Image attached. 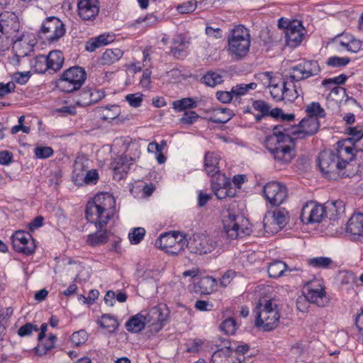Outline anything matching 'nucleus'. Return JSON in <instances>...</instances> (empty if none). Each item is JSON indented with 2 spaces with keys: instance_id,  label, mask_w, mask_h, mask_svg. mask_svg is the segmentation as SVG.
Segmentation results:
<instances>
[{
  "instance_id": "obj_59",
  "label": "nucleus",
  "mask_w": 363,
  "mask_h": 363,
  "mask_svg": "<svg viewBox=\"0 0 363 363\" xmlns=\"http://www.w3.org/2000/svg\"><path fill=\"white\" fill-rule=\"evenodd\" d=\"M39 330L38 326L31 323H28L22 325L18 330V335L20 337H25L30 335L33 332H38Z\"/></svg>"
},
{
  "instance_id": "obj_25",
  "label": "nucleus",
  "mask_w": 363,
  "mask_h": 363,
  "mask_svg": "<svg viewBox=\"0 0 363 363\" xmlns=\"http://www.w3.org/2000/svg\"><path fill=\"white\" fill-rule=\"evenodd\" d=\"M105 96V94L102 90L96 89H84L80 94L79 99L77 104L86 106L97 103Z\"/></svg>"
},
{
  "instance_id": "obj_52",
  "label": "nucleus",
  "mask_w": 363,
  "mask_h": 363,
  "mask_svg": "<svg viewBox=\"0 0 363 363\" xmlns=\"http://www.w3.org/2000/svg\"><path fill=\"white\" fill-rule=\"evenodd\" d=\"M120 115V108L117 105H112L106 108V112L101 116L103 121H111Z\"/></svg>"
},
{
  "instance_id": "obj_43",
  "label": "nucleus",
  "mask_w": 363,
  "mask_h": 363,
  "mask_svg": "<svg viewBox=\"0 0 363 363\" xmlns=\"http://www.w3.org/2000/svg\"><path fill=\"white\" fill-rule=\"evenodd\" d=\"M306 112L308 117H315L317 119L325 117V111L318 102H312L306 107Z\"/></svg>"
},
{
  "instance_id": "obj_40",
  "label": "nucleus",
  "mask_w": 363,
  "mask_h": 363,
  "mask_svg": "<svg viewBox=\"0 0 363 363\" xmlns=\"http://www.w3.org/2000/svg\"><path fill=\"white\" fill-rule=\"evenodd\" d=\"M257 86V84L255 82H251L250 84H240L232 87L231 94H233V99L238 101L242 96L245 95L250 90L255 89Z\"/></svg>"
},
{
  "instance_id": "obj_29",
  "label": "nucleus",
  "mask_w": 363,
  "mask_h": 363,
  "mask_svg": "<svg viewBox=\"0 0 363 363\" xmlns=\"http://www.w3.org/2000/svg\"><path fill=\"white\" fill-rule=\"evenodd\" d=\"M208 121L216 123H225L231 118L232 111L225 108H217L208 110Z\"/></svg>"
},
{
  "instance_id": "obj_27",
  "label": "nucleus",
  "mask_w": 363,
  "mask_h": 363,
  "mask_svg": "<svg viewBox=\"0 0 363 363\" xmlns=\"http://www.w3.org/2000/svg\"><path fill=\"white\" fill-rule=\"evenodd\" d=\"M131 164L133 162L129 161L128 155H125L116 157L112 162L111 167L115 176H118L121 179L128 173Z\"/></svg>"
},
{
  "instance_id": "obj_32",
  "label": "nucleus",
  "mask_w": 363,
  "mask_h": 363,
  "mask_svg": "<svg viewBox=\"0 0 363 363\" xmlns=\"http://www.w3.org/2000/svg\"><path fill=\"white\" fill-rule=\"evenodd\" d=\"M143 311L132 316L125 323L127 330L131 333H139L145 328L147 323Z\"/></svg>"
},
{
  "instance_id": "obj_8",
  "label": "nucleus",
  "mask_w": 363,
  "mask_h": 363,
  "mask_svg": "<svg viewBox=\"0 0 363 363\" xmlns=\"http://www.w3.org/2000/svg\"><path fill=\"white\" fill-rule=\"evenodd\" d=\"M323 205L311 201L305 203L301 209V220L304 225L318 224L325 220Z\"/></svg>"
},
{
  "instance_id": "obj_28",
  "label": "nucleus",
  "mask_w": 363,
  "mask_h": 363,
  "mask_svg": "<svg viewBox=\"0 0 363 363\" xmlns=\"http://www.w3.org/2000/svg\"><path fill=\"white\" fill-rule=\"evenodd\" d=\"M289 77L286 81L284 82V100L287 101H294L299 96H303V93L299 86H297Z\"/></svg>"
},
{
  "instance_id": "obj_16",
  "label": "nucleus",
  "mask_w": 363,
  "mask_h": 363,
  "mask_svg": "<svg viewBox=\"0 0 363 363\" xmlns=\"http://www.w3.org/2000/svg\"><path fill=\"white\" fill-rule=\"evenodd\" d=\"M255 233L252 228H220L218 234V240L216 246L220 243L223 245L228 244L231 240L243 238Z\"/></svg>"
},
{
  "instance_id": "obj_45",
  "label": "nucleus",
  "mask_w": 363,
  "mask_h": 363,
  "mask_svg": "<svg viewBox=\"0 0 363 363\" xmlns=\"http://www.w3.org/2000/svg\"><path fill=\"white\" fill-rule=\"evenodd\" d=\"M99 323L102 328H107L109 332H114L118 327V320L108 314H104L101 317Z\"/></svg>"
},
{
  "instance_id": "obj_22",
  "label": "nucleus",
  "mask_w": 363,
  "mask_h": 363,
  "mask_svg": "<svg viewBox=\"0 0 363 363\" xmlns=\"http://www.w3.org/2000/svg\"><path fill=\"white\" fill-rule=\"evenodd\" d=\"M306 298L320 307H324L329 303V298L326 296L324 288L320 284L318 288L308 286Z\"/></svg>"
},
{
  "instance_id": "obj_9",
  "label": "nucleus",
  "mask_w": 363,
  "mask_h": 363,
  "mask_svg": "<svg viewBox=\"0 0 363 363\" xmlns=\"http://www.w3.org/2000/svg\"><path fill=\"white\" fill-rule=\"evenodd\" d=\"M146 322L150 324L152 330L158 332L163 327L169 315V311L165 304H158L149 310L143 311Z\"/></svg>"
},
{
  "instance_id": "obj_15",
  "label": "nucleus",
  "mask_w": 363,
  "mask_h": 363,
  "mask_svg": "<svg viewBox=\"0 0 363 363\" xmlns=\"http://www.w3.org/2000/svg\"><path fill=\"white\" fill-rule=\"evenodd\" d=\"M20 22L16 13L4 11L0 14V33L10 37L19 30Z\"/></svg>"
},
{
  "instance_id": "obj_55",
  "label": "nucleus",
  "mask_w": 363,
  "mask_h": 363,
  "mask_svg": "<svg viewBox=\"0 0 363 363\" xmlns=\"http://www.w3.org/2000/svg\"><path fill=\"white\" fill-rule=\"evenodd\" d=\"M255 79L264 87H269L272 84V73L269 72H260L257 74Z\"/></svg>"
},
{
  "instance_id": "obj_33",
  "label": "nucleus",
  "mask_w": 363,
  "mask_h": 363,
  "mask_svg": "<svg viewBox=\"0 0 363 363\" xmlns=\"http://www.w3.org/2000/svg\"><path fill=\"white\" fill-rule=\"evenodd\" d=\"M220 157L215 152H208L204 158V169L208 175L213 177L220 172Z\"/></svg>"
},
{
  "instance_id": "obj_39",
  "label": "nucleus",
  "mask_w": 363,
  "mask_h": 363,
  "mask_svg": "<svg viewBox=\"0 0 363 363\" xmlns=\"http://www.w3.org/2000/svg\"><path fill=\"white\" fill-rule=\"evenodd\" d=\"M123 56V51L118 48L107 49L101 56L103 65H111L119 60Z\"/></svg>"
},
{
  "instance_id": "obj_14",
  "label": "nucleus",
  "mask_w": 363,
  "mask_h": 363,
  "mask_svg": "<svg viewBox=\"0 0 363 363\" xmlns=\"http://www.w3.org/2000/svg\"><path fill=\"white\" fill-rule=\"evenodd\" d=\"M41 32L44 34H50L47 38L50 42L53 43L65 35V25L58 18L50 16L43 21Z\"/></svg>"
},
{
  "instance_id": "obj_17",
  "label": "nucleus",
  "mask_w": 363,
  "mask_h": 363,
  "mask_svg": "<svg viewBox=\"0 0 363 363\" xmlns=\"http://www.w3.org/2000/svg\"><path fill=\"white\" fill-rule=\"evenodd\" d=\"M298 130L296 131V139H303L315 134L320 127L318 119L315 117H307L302 119L298 125H295Z\"/></svg>"
},
{
  "instance_id": "obj_3",
  "label": "nucleus",
  "mask_w": 363,
  "mask_h": 363,
  "mask_svg": "<svg viewBox=\"0 0 363 363\" xmlns=\"http://www.w3.org/2000/svg\"><path fill=\"white\" fill-rule=\"evenodd\" d=\"M229 54L235 60H241L249 52L251 37L249 30L243 26H235L228 38Z\"/></svg>"
},
{
  "instance_id": "obj_34",
  "label": "nucleus",
  "mask_w": 363,
  "mask_h": 363,
  "mask_svg": "<svg viewBox=\"0 0 363 363\" xmlns=\"http://www.w3.org/2000/svg\"><path fill=\"white\" fill-rule=\"evenodd\" d=\"M46 57L48 59L50 70L57 72L62 68L65 59L61 51L52 50L50 52Z\"/></svg>"
},
{
  "instance_id": "obj_64",
  "label": "nucleus",
  "mask_w": 363,
  "mask_h": 363,
  "mask_svg": "<svg viewBox=\"0 0 363 363\" xmlns=\"http://www.w3.org/2000/svg\"><path fill=\"white\" fill-rule=\"evenodd\" d=\"M363 227V213L354 212L347 222V226Z\"/></svg>"
},
{
  "instance_id": "obj_44",
  "label": "nucleus",
  "mask_w": 363,
  "mask_h": 363,
  "mask_svg": "<svg viewBox=\"0 0 363 363\" xmlns=\"http://www.w3.org/2000/svg\"><path fill=\"white\" fill-rule=\"evenodd\" d=\"M308 264L315 268L328 269L333 264V261L330 257H317L309 259Z\"/></svg>"
},
{
  "instance_id": "obj_26",
  "label": "nucleus",
  "mask_w": 363,
  "mask_h": 363,
  "mask_svg": "<svg viewBox=\"0 0 363 363\" xmlns=\"http://www.w3.org/2000/svg\"><path fill=\"white\" fill-rule=\"evenodd\" d=\"M13 38L16 39L13 40L12 49L16 57H24L33 51V45L28 42L24 35Z\"/></svg>"
},
{
  "instance_id": "obj_20",
  "label": "nucleus",
  "mask_w": 363,
  "mask_h": 363,
  "mask_svg": "<svg viewBox=\"0 0 363 363\" xmlns=\"http://www.w3.org/2000/svg\"><path fill=\"white\" fill-rule=\"evenodd\" d=\"M325 235L330 237H343L353 241L363 240V228H325Z\"/></svg>"
},
{
  "instance_id": "obj_11",
  "label": "nucleus",
  "mask_w": 363,
  "mask_h": 363,
  "mask_svg": "<svg viewBox=\"0 0 363 363\" xmlns=\"http://www.w3.org/2000/svg\"><path fill=\"white\" fill-rule=\"evenodd\" d=\"M289 77L298 82L310 77L317 75L320 72V66L315 60H308L300 62L291 69Z\"/></svg>"
},
{
  "instance_id": "obj_62",
  "label": "nucleus",
  "mask_w": 363,
  "mask_h": 363,
  "mask_svg": "<svg viewBox=\"0 0 363 363\" xmlns=\"http://www.w3.org/2000/svg\"><path fill=\"white\" fill-rule=\"evenodd\" d=\"M199 117V115L194 111H185L179 121L183 124L191 125L197 121Z\"/></svg>"
},
{
  "instance_id": "obj_57",
  "label": "nucleus",
  "mask_w": 363,
  "mask_h": 363,
  "mask_svg": "<svg viewBox=\"0 0 363 363\" xmlns=\"http://www.w3.org/2000/svg\"><path fill=\"white\" fill-rule=\"evenodd\" d=\"M88 338L87 333L84 330L74 332L70 338L71 342L76 346L83 345Z\"/></svg>"
},
{
  "instance_id": "obj_42",
  "label": "nucleus",
  "mask_w": 363,
  "mask_h": 363,
  "mask_svg": "<svg viewBox=\"0 0 363 363\" xmlns=\"http://www.w3.org/2000/svg\"><path fill=\"white\" fill-rule=\"evenodd\" d=\"M108 236V231L106 228H99L95 233L88 236L87 241L91 245H96L106 242Z\"/></svg>"
},
{
  "instance_id": "obj_51",
  "label": "nucleus",
  "mask_w": 363,
  "mask_h": 363,
  "mask_svg": "<svg viewBox=\"0 0 363 363\" xmlns=\"http://www.w3.org/2000/svg\"><path fill=\"white\" fill-rule=\"evenodd\" d=\"M126 154L128 155V157L129 161L132 162H135L137 159L140 157V146L137 143H129L128 142V146L126 147Z\"/></svg>"
},
{
  "instance_id": "obj_46",
  "label": "nucleus",
  "mask_w": 363,
  "mask_h": 363,
  "mask_svg": "<svg viewBox=\"0 0 363 363\" xmlns=\"http://www.w3.org/2000/svg\"><path fill=\"white\" fill-rule=\"evenodd\" d=\"M212 189L214 192V194L218 199H223L226 198L227 196L233 197V194H232L229 190L227 189L225 186V183L223 184V186L216 182L214 180L211 182Z\"/></svg>"
},
{
  "instance_id": "obj_2",
  "label": "nucleus",
  "mask_w": 363,
  "mask_h": 363,
  "mask_svg": "<svg viewBox=\"0 0 363 363\" xmlns=\"http://www.w3.org/2000/svg\"><path fill=\"white\" fill-rule=\"evenodd\" d=\"M280 315L274 299L259 302L256 307L255 325L264 331H270L277 327Z\"/></svg>"
},
{
  "instance_id": "obj_19",
  "label": "nucleus",
  "mask_w": 363,
  "mask_h": 363,
  "mask_svg": "<svg viewBox=\"0 0 363 363\" xmlns=\"http://www.w3.org/2000/svg\"><path fill=\"white\" fill-rule=\"evenodd\" d=\"M77 9L83 21H92L99 13V2L97 0H78Z\"/></svg>"
},
{
  "instance_id": "obj_38",
  "label": "nucleus",
  "mask_w": 363,
  "mask_h": 363,
  "mask_svg": "<svg viewBox=\"0 0 363 363\" xmlns=\"http://www.w3.org/2000/svg\"><path fill=\"white\" fill-rule=\"evenodd\" d=\"M188 43L181 37L174 40L171 53L176 58H183L187 55Z\"/></svg>"
},
{
  "instance_id": "obj_49",
  "label": "nucleus",
  "mask_w": 363,
  "mask_h": 363,
  "mask_svg": "<svg viewBox=\"0 0 363 363\" xmlns=\"http://www.w3.org/2000/svg\"><path fill=\"white\" fill-rule=\"evenodd\" d=\"M220 328L226 335H234L238 329V325L234 318H229L222 322Z\"/></svg>"
},
{
  "instance_id": "obj_58",
  "label": "nucleus",
  "mask_w": 363,
  "mask_h": 363,
  "mask_svg": "<svg viewBox=\"0 0 363 363\" xmlns=\"http://www.w3.org/2000/svg\"><path fill=\"white\" fill-rule=\"evenodd\" d=\"M270 87V94L272 97L277 101L284 100V82L279 86L277 84H272Z\"/></svg>"
},
{
  "instance_id": "obj_5",
  "label": "nucleus",
  "mask_w": 363,
  "mask_h": 363,
  "mask_svg": "<svg viewBox=\"0 0 363 363\" xmlns=\"http://www.w3.org/2000/svg\"><path fill=\"white\" fill-rule=\"evenodd\" d=\"M294 142H283L276 137H267L265 146L274 160L280 164H289L295 156Z\"/></svg>"
},
{
  "instance_id": "obj_12",
  "label": "nucleus",
  "mask_w": 363,
  "mask_h": 363,
  "mask_svg": "<svg viewBox=\"0 0 363 363\" xmlns=\"http://www.w3.org/2000/svg\"><path fill=\"white\" fill-rule=\"evenodd\" d=\"M13 249L18 252L29 255L35 248L31 235L23 230H16L11 236Z\"/></svg>"
},
{
  "instance_id": "obj_21",
  "label": "nucleus",
  "mask_w": 363,
  "mask_h": 363,
  "mask_svg": "<svg viewBox=\"0 0 363 363\" xmlns=\"http://www.w3.org/2000/svg\"><path fill=\"white\" fill-rule=\"evenodd\" d=\"M304 30L302 23L298 20H294L289 30L284 31L287 45L291 47L298 45L303 40Z\"/></svg>"
},
{
  "instance_id": "obj_53",
  "label": "nucleus",
  "mask_w": 363,
  "mask_h": 363,
  "mask_svg": "<svg viewBox=\"0 0 363 363\" xmlns=\"http://www.w3.org/2000/svg\"><path fill=\"white\" fill-rule=\"evenodd\" d=\"M350 62L349 57L333 56L328 59L327 65L333 67H340L346 66Z\"/></svg>"
},
{
  "instance_id": "obj_54",
  "label": "nucleus",
  "mask_w": 363,
  "mask_h": 363,
  "mask_svg": "<svg viewBox=\"0 0 363 363\" xmlns=\"http://www.w3.org/2000/svg\"><path fill=\"white\" fill-rule=\"evenodd\" d=\"M363 41H360L359 40L355 39L350 43H344L343 45L340 46V48L343 50H345L348 52L357 53L361 49H362Z\"/></svg>"
},
{
  "instance_id": "obj_1",
  "label": "nucleus",
  "mask_w": 363,
  "mask_h": 363,
  "mask_svg": "<svg viewBox=\"0 0 363 363\" xmlns=\"http://www.w3.org/2000/svg\"><path fill=\"white\" fill-rule=\"evenodd\" d=\"M116 201L108 193L97 194L89 201L86 207L85 214L87 220L96 227H104L115 215Z\"/></svg>"
},
{
  "instance_id": "obj_24",
  "label": "nucleus",
  "mask_w": 363,
  "mask_h": 363,
  "mask_svg": "<svg viewBox=\"0 0 363 363\" xmlns=\"http://www.w3.org/2000/svg\"><path fill=\"white\" fill-rule=\"evenodd\" d=\"M349 138L337 143V156L340 161L343 163L344 167L347 168L349 162L354 157V147L349 143Z\"/></svg>"
},
{
  "instance_id": "obj_30",
  "label": "nucleus",
  "mask_w": 363,
  "mask_h": 363,
  "mask_svg": "<svg viewBox=\"0 0 363 363\" xmlns=\"http://www.w3.org/2000/svg\"><path fill=\"white\" fill-rule=\"evenodd\" d=\"M344 203L340 200H336L332 202H327L323 205L325 212V219L329 218L335 220L338 216L344 212Z\"/></svg>"
},
{
  "instance_id": "obj_41",
  "label": "nucleus",
  "mask_w": 363,
  "mask_h": 363,
  "mask_svg": "<svg viewBox=\"0 0 363 363\" xmlns=\"http://www.w3.org/2000/svg\"><path fill=\"white\" fill-rule=\"evenodd\" d=\"M197 106V103L193 98H183L172 102L173 108L181 112L189 108H194Z\"/></svg>"
},
{
  "instance_id": "obj_23",
  "label": "nucleus",
  "mask_w": 363,
  "mask_h": 363,
  "mask_svg": "<svg viewBox=\"0 0 363 363\" xmlns=\"http://www.w3.org/2000/svg\"><path fill=\"white\" fill-rule=\"evenodd\" d=\"M296 130H298L295 125L288 124L276 125L273 128V135L269 137H276L278 140L283 142H294L296 138Z\"/></svg>"
},
{
  "instance_id": "obj_61",
  "label": "nucleus",
  "mask_w": 363,
  "mask_h": 363,
  "mask_svg": "<svg viewBox=\"0 0 363 363\" xmlns=\"http://www.w3.org/2000/svg\"><path fill=\"white\" fill-rule=\"evenodd\" d=\"M55 347V344L52 343V341H49L47 339L45 342H43L40 345H38V347H35V352L39 356H43L47 354L48 351Z\"/></svg>"
},
{
  "instance_id": "obj_47",
  "label": "nucleus",
  "mask_w": 363,
  "mask_h": 363,
  "mask_svg": "<svg viewBox=\"0 0 363 363\" xmlns=\"http://www.w3.org/2000/svg\"><path fill=\"white\" fill-rule=\"evenodd\" d=\"M33 67L35 72L40 74L45 73L46 71L50 70L48 59L46 56L43 55H38L35 58Z\"/></svg>"
},
{
  "instance_id": "obj_56",
  "label": "nucleus",
  "mask_w": 363,
  "mask_h": 363,
  "mask_svg": "<svg viewBox=\"0 0 363 363\" xmlns=\"http://www.w3.org/2000/svg\"><path fill=\"white\" fill-rule=\"evenodd\" d=\"M145 235V228H133V231L128 233V238L131 244H138Z\"/></svg>"
},
{
  "instance_id": "obj_18",
  "label": "nucleus",
  "mask_w": 363,
  "mask_h": 363,
  "mask_svg": "<svg viewBox=\"0 0 363 363\" xmlns=\"http://www.w3.org/2000/svg\"><path fill=\"white\" fill-rule=\"evenodd\" d=\"M290 217L289 211L284 208H278L273 211L266 213L263 218L264 227L270 225H277L284 227L289 223Z\"/></svg>"
},
{
  "instance_id": "obj_63",
  "label": "nucleus",
  "mask_w": 363,
  "mask_h": 363,
  "mask_svg": "<svg viewBox=\"0 0 363 363\" xmlns=\"http://www.w3.org/2000/svg\"><path fill=\"white\" fill-rule=\"evenodd\" d=\"M35 155L36 157L40 159L48 158L53 155V150L50 147H37L35 149Z\"/></svg>"
},
{
  "instance_id": "obj_48",
  "label": "nucleus",
  "mask_w": 363,
  "mask_h": 363,
  "mask_svg": "<svg viewBox=\"0 0 363 363\" xmlns=\"http://www.w3.org/2000/svg\"><path fill=\"white\" fill-rule=\"evenodd\" d=\"M231 351L228 347L223 348L215 352L211 358V363H225L230 356Z\"/></svg>"
},
{
  "instance_id": "obj_35",
  "label": "nucleus",
  "mask_w": 363,
  "mask_h": 363,
  "mask_svg": "<svg viewBox=\"0 0 363 363\" xmlns=\"http://www.w3.org/2000/svg\"><path fill=\"white\" fill-rule=\"evenodd\" d=\"M252 107L257 112L258 114L255 115L256 122H259L262 118L269 116L270 105L263 100H255L252 102Z\"/></svg>"
},
{
  "instance_id": "obj_13",
  "label": "nucleus",
  "mask_w": 363,
  "mask_h": 363,
  "mask_svg": "<svg viewBox=\"0 0 363 363\" xmlns=\"http://www.w3.org/2000/svg\"><path fill=\"white\" fill-rule=\"evenodd\" d=\"M263 193L272 206L283 203L288 195L286 186L276 182L267 183L263 188Z\"/></svg>"
},
{
  "instance_id": "obj_60",
  "label": "nucleus",
  "mask_w": 363,
  "mask_h": 363,
  "mask_svg": "<svg viewBox=\"0 0 363 363\" xmlns=\"http://www.w3.org/2000/svg\"><path fill=\"white\" fill-rule=\"evenodd\" d=\"M89 160L85 157L84 156H78L76 158L74 164V169H76V171H81L84 172H86L89 169Z\"/></svg>"
},
{
  "instance_id": "obj_6",
  "label": "nucleus",
  "mask_w": 363,
  "mask_h": 363,
  "mask_svg": "<svg viewBox=\"0 0 363 363\" xmlns=\"http://www.w3.org/2000/svg\"><path fill=\"white\" fill-rule=\"evenodd\" d=\"M186 243V235L179 230L164 233L156 240V247L169 255H178L184 250Z\"/></svg>"
},
{
  "instance_id": "obj_31",
  "label": "nucleus",
  "mask_w": 363,
  "mask_h": 363,
  "mask_svg": "<svg viewBox=\"0 0 363 363\" xmlns=\"http://www.w3.org/2000/svg\"><path fill=\"white\" fill-rule=\"evenodd\" d=\"M349 143L352 145L356 151L363 152V130L359 126L350 127L347 129Z\"/></svg>"
},
{
  "instance_id": "obj_50",
  "label": "nucleus",
  "mask_w": 363,
  "mask_h": 363,
  "mask_svg": "<svg viewBox=\"0 0 363 363\" xmlns=\"http://www.w3.org/2000/svg\"><path fill=\"white\" fill-rule=\"evenodd\" d=\"M223 81L222 77L213 72H209L202 77V82L209 86H214Z\"/></svg>"
},
{
  "instance_id": "obj_4",
  "label": "nucleus",
  "mask_w": 363,
  "mask_h": 363,
  "mask_svg": "<svg viewBox=\"0 0 363 363\" xmlns=\"http://www.w3.org/2000/svg\"><path fill=\"white\" fill-rule=\"evenodd\" d=\"M318 164L320 172L330 179L335 180L338 177H350V174L342 172L345 169L343 163L340 161L338 156L333 151L321 152L318 158Z\"/></svg>"
},
{
  "instance_id": "obj_37",
  "label": "nucleus",
  "mask_w": 363,
  "mask_h": 363,
  "mask_svg": "<svg viewBox=\"0 0 363 363\" xmlns=\"http://www.w3.org/2000/svg\"><path fill=\"white\" fill-rule=\"evenodd\" d=\"M215 285L216 280L210 277H202L194 284L196 291L204 294H210Z\"/></svg>"
},
{
  "instance_id": "obj_7",
  "label": "nucleus",
  "mask_w": 363,
  "mask_h": 363,
  "mask_svg": "<svg viewBox=\"0 0 363 363\" xmlns=\"http://www.w3.org/2000/svg\"><path fill=\"white\" fill-rule=\"evenodd\" d=\"M86 79V73L82 67H72L63 72L57 86L61 91L70 93L79 89Z\"/></svg>"
},
{
  "instance_id": "obj_10",
  "label": "nucleus",
  "mask_w": 363,
  "mask_h": 363,
  "mask_svg": "<svg viewBox=\"0 0 363 363\" xmlns=\"http://www.w3.org/2000/svg\"><path fill=\"white\" fill-rule=\"evenodd\" d=\"M186 246L191 253L204 255L212 252L216 247V242L211 238L201 234H194Z\"/></svg>"
},
{
  "instance_id": "obj_36",
  "label": "nucleus",
  "mask_w": 363,
  "mask_h": 363,
  "mask_svg": "<svg viewBox=\"0 0 363 363\" xmlns=\"http://www.w3.org/2000/svg\"><path fill=\"white\" fill-rule=\"evenodd\" d=\"M288 269L286 264L281 260H274L268 266V273L272 278H279L284 276Z\"/></svg>"
}]
</instances>
